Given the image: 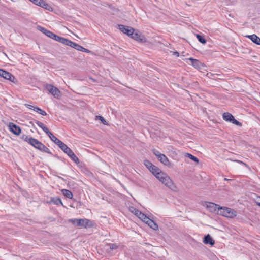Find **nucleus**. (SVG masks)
Wrapping results in <instances>:
<instances>
[{
  "instance_id": "f257e3e1",
  "label": "nucleus",
  "mask_w": 260,
  "mask_h": 260,
  "mask_svg": "<svg viewBox=\"0 0 260 260\" xmlns=\"http://www.w3.org/2000/svg\"><path fill=\"white\" fill-rule=\"evenodd\" d=\"M157 179H158L162 184L173 191H176L177 187L173 182L170 177L163 172L157 173Z\"/></svg>"
},
{
  "instance_id": "f03ea898",
  "label": "nucleus",
  "mask_w": 260,
  "mask_h": 260,
  "mask_svg": "<svg viewBox=\"0 0 260 260\" xmlns=\"http://www.w3.org/2000/svg\"><path fill=\"white\" fill-rule=\"evenodd\" d=\"M157 179H158L162 184L173 191H176L177 187L173 182L170 177L163 172L157 173Z\"/></svg>"
},
{
  "instance_id": "7ed1b4c3",
  "label": "nucleus",
  "mask_w": 260,
  "mask_h": 260,
  "mask_svg": "<svg viewBox=\"0 0 260 260\" xmlns=\"http://www.w3.org/2000/svg\"><path fill=\"white\" fill-rule=\"evenodd\" d=\"M29 144L41 152H45L49 154H52L50 150L47 147L36 139L30 137Z\"/></svg>"
},
{
  "instance_id": "20e7f679",
  "label": "nucleus",
  "mask_w": 260,
  "mask_h": 260,
  "mask_svg": "<svg viewBox=\"0 0 260 260\" xmlns=\"http://www.w3.org/2000/svg\"><path fill=\"white\" fill-rule=\"evenodd\" d=\"M218 214L228 217L233 218L236 216V212L233 209L228 207H218Z\"/></svg>"
},
{
  "instance_id": "39448f33",
  "label": "nucleus",
  "mask_w": 260,
  "mask_h": 260,
  "mask_svg": "<svg viewBox=\"0 0 260 260\" xmlns=\"http://www.w3.org/2000/svg\"><path fill=\"white\" fill-rule=\"evenodd\" d=\"M71 221L74 225L85 228H90L93 225L92 222L87 219H73Z\"/></svg>"
},
{
  "instance_id": "423d86ee",
  "label": "nucleus",
  "mask_w": 260,
  "mask_h": 260,
  "mask_svg": "<svg viewBox=\"0 0 260 260\" xmlns=\"http://www.w3.org/2000/svg\"><path fill=\"white\" fill-rule=\"evenodd\" d=\"M46 89L55 98L58 99L60 96V91L56 87L52 85L48 84L46 85Z\"/></svg>"
},
{
  "instance_id": "0eeeda50",
  "label": "nucleus",
  "mask_w": 260,
  "mask_h": 260,
  "mask_svg": "<svg viewBox=\"0 0 260 260\" xmlns=\"http://www.w3.org/2000/svg\"><path fill=\"white\" fill-rule=\"evenodd\" d=\"M118 27L121 31L130 37L133 34L134 31H135L134 29L130 26H125L124 25H118Z\"/></svg>"
},
{
  "instance_id": "6e6552de",
  "label": "nucleus",
  "mask_w": 260,
  "mask_h": 260,
  "mask_svg": "<svg viewBox=\"0 0 260 260\" xmlns=\"http://www.w3.org/2000/svg\"><path fill=\"white\" fill-rule=\"evenodd\" d=\"M0 76L5 79L9 80V81L15 82V77L10 73L2 70Z\"/></svg>"
},
{
  "instance_id": "1a4fd4ad",
  "label": "nucleus",
  "mask_w": 260,
  "mask_h": 260,
  "mask_svg": "<svg viewBox=\"0 0 260 260\" xmlns=\"http://www.w3.org/2000/svg\"><path fill=\"white\" fill-rule=\"evenodd\" d=\"M9 128L10 131L16 135H19L21 134V129L20 127L13 123H9Z\"/></svg>"
},
{
  "instance_id": "9d476101",
  "label": "nucleus",
  "mask_w": 260,
  "mask_h": 260,
  "mask_svg": "<svg viewBox=\"0 0 260 260\" xmlns=\"http://www.w3.org/2000/svg\"><path fill=\"white\" fill-rule=\"evenodd\" d=\"M131 37L140 42H146V38L143 35H142L139 31H134L133 34L131 36Z\"/></svg>"
},
{
  "instance_id": "9b49d317",
  "label": "nucleus",
  "mask_w": 260,
  "mask_h": 260,
  "mask_svg": "<svg viewBox=\"0 0 260 260\" xmlns=\"http://www.w3.org/2000/svg\"><path fill=\"white\" fill-rule=\"evenodd\" d=\"M54 36L55 37H54L52 39H53L56 41H58L63 44L68 46L69 42L70 41V40H68L67 39H66V38L61 37H60L56 35H55Z\"/></svg>"
},
{
  "instance_id": "f8f14e48",
  "label": "nucleus",
  "mask_w": 260,
  "mask_h": 260,
  "mask_svg": "<svg viewBox=\"0 0 260 260\" xmlns=\"http://www.w3.org/2000/svg\"><path fill=\"white\" fill-rule=\"evenodd\" d=\"M203 242L206 244H209L211 246H213L215 243L214 240L209 234L204 237Z\"/></svg>"
},
{
  "instance_id": "ddd939ff",
  "label": "nucleus",
  "mask_w": 260,
  "mask_h": 260,
  "mask_svg": "<svg viewBox=\"0 0 260 260\" xmlns=\"http://www.w3.org/2000/svg\"><path fill=\"white\" fill-rule=\"evenodd\" d=\"M188 60L190 61V63L196 68L200 69L202 66V63L197 59H193V58H189Z\"/></svg>"
},
{
  "instance_id": "4468645a",
  "label": "nucleus",
  "mask_w": 260,
  "mask_h": 260,
  "mask_svg": "<svg viewBox=\"0 0 260 260\" xmlns=\"http://www.w3.org/2000/svg\"><path fill=\"white\" fill-rule=\"evenodd\" d=\"M39 30H40L42 32L45 34L46 36H47L48 37H49V38H50L51 39H53V37H55L54 35L55 34H54V33L52 32L51 31H50L49 30H47L46 29H45L44 27L39 26Z\"/></svg>"
},
{
  "instance_id": "2eb2a0df",
  "label": "nucleus",
  "mask_w": 260,
  "mask_h": 260,
  "mask_svg": "<svg viewBox=\"0 0 260 260\" xmlns=\"http://www.w3.org/2000/svg\"><path fill=\"white\" fill-rule=\"evenodd\" d=\"M246 37L250 39L253 43L257 45H260V38L255 34L247 36Z\"/></svg>"
},
{
  "instance_id": "dca6fc26",
  "label": "nucleus",
  "mask_w": 260,
  "mask_h": 260,
  "mask_svg": "<svg viewBox=\"0 0 260 260\" xmlns=\"http://www.w3.org/2000/svg\"><path fill=\"white\" fill-rule=\"evenodd\" d=\"M50 139L58 146L61 143V141L54 136L51 132L47 134Z\"/></svg>"
},
{
  "instance_id": "f3484780",
  "label": "nucleus",
  "mask_w": 260,
  "mask_h": 260,
  "mask_svg": "<svg viewBox=\"0 0 260 260\" xmlns=\"http://www.w3.org/2000/svg\"><path fill=\"white\" fill-rule=\"evenodd\" d=\"M145 223L154 230H157L158 229V225L150 218H149Z\"/></svg>"
},
{
  "instance_id": "a211bd4d",
  "label": "nucleus",
  "mask_w": 260,
  "mask_h": 260,
  "mask_svg": "<svg viewBox=\"0 0 260 260\" xmlns=\"http://www.w3.org/2000/svg\"><path fill=\"white\" fill-rule=\"evenodd\" d=\"M157 159L163 164L166 166H168L169 165V161L168 158L163 154H161Z\"/></svg>"
},
{
  "instance_id": "6ab92c4d",
  "label": "nucleus",
  "mask_w": 260,
  "mask_h": 260,
  "mask_svg": "<svg viewBox=\"0 0 260 260\" xmlns=\"http://www.w3.org/2000/svg\"><path fill=\"white\" fill-rule=\"evenodd\" d=\"M222 117L225 121L231 122L234 117L231 113L225 112L223 114Z\"/></svg>"
},
{
  "instance_id": "aec40b11",
  "label": "nucleus",
  "mask_w": 260,
  "mask_h": 260,
  "mask_svg": "<svg viewBox=\"0 0 260 260\" xmlns=\"http://www.w3.org/2000/svg\"><path fill=\"white\" fill-rule=\"evenodd\" d=\"M49 203H53L55 205H59L61 204L63 205V203L61 200V199L58 197H52L48 202Z\"/></svg>"
},
{
  "instance_id": "412c9836",
  "label": "nucleus",
  "mask_w": 260,
  "mask_h": 260,
  "mask_svg": "<svg viewBox=\"0 0 260 260\" xmlns=\"http://www.w3.org/2000/svg\"><path fill=\"white\" fill-rule=\"evenodd\" d=\"M35 122L46 134L50 132L48 128L42 122L37 120L35 121Z\"/></svg>"
},
{
  "instance_id": "4be33fe9",
  "label": "nucleus",
  "mask_w": 260,
  "mask_h": 260,
  "mask_svg": "<svg viewBox=\"0 0 260 260\" xmlns=\"http://www.w3.org/2000/svg\"><path fill=\"white\" fill-rule=\"evenodd\" d=\"M61 192L65 197L68 198L72 199L73 197L72 192L69 190L63 189L61 190Z\"/></svg>"
},
{
  "instance_id": "5701e85b",
  "label": "nucleus",
  "mask_w": 260,
  "mask_h": 260,
  "mask_svg": "<svg viewBox=\"0 0 260 260\" xmlns=\"http://www.w3.org/2000/svg\"><path fill=\"white\" fill-rule=\"evenodd\" d=\"M150 171L153 174L155 175L156 177L157 176V173H159L160 172H162V171L156 166L153 165V167L151 168Z\"/></svg>"
},
{
  "instance_id": "b1692460",
  "label": "nucleus",
  "mask_w": 260,
  "mask_h": 260,
  "mask_svg": "<svg viewBox=\"0 0 260 260\" xmlns=\"http://www.w3.org/2000/svg\"><path fill=\"white\" fill-rule=\"evenodd\" d=\"M68 46H70L78 51H79V50L80 49V48L81 47V46L79 45V44H78L74 42L71 41V40L69 42Z\"/></svg>"
},
{
  "instance_id": "393cba45",
  "label": "nucleus",
  "mask_w": 260,
  "mask_h": 260,
  "mask_svg": "<svg viewBox=\"0 0 260 260\" xmlns=\"http://www.w3.org/2000/svg\"><path fill=\"white\" fill-rule=\"evenodd\" d=\"M207 207L211 212H215L216 211V209L219 207V205L217 204L213 203H209V205L207 206Z\"/></svg>"
},
{
  "instance_id": "a878e982",
  "label": "nucleus",
  "mask_w": 260,
  "mask_h": 260,
  "mask_svg": "<svg viewBox=\"0 0 260 260\" xmlns=\"http://www.w3.org/2000/svg\"><path fill=\"white\" fill-rule=\"evenodd\" d=\"M138 217L145 223L149 218L145 214H144L143 213H142L141 211L140 213L139 214V215L138 216Z\"/></svg>"
},
{
  "instance_id": "bb28decb",
  "label": "nucleus",
  "mask_w": 260,
  "mask_h": 260,
  "mask_svg": "<svg viewBox=\"0 0 260 260\" xmlns=\"http://www.w3.org/2000/svg\"><path fill=\"white\" fill-rule=\"evenodd\" d=\"M185 157L189 158V159L197 163H198L199 162V159L197 157H195L194 156L192 155L191 154L186 153L185 154Z\"/></svg>"
},
{
  "instance_id": "cd10ccee",
  "label": "nucleus",
  "mask_w": 260,
  "mask_h": 260,
  "mask_svg": "<svg viewBox=\"0 0 260 260\" xmlns=\"http://www.w3.org/2000/svg\"><path fill=\"white\" fill-rule=\"evenodd\" d=\"M40 6L48 10H50L51 9H52L51 7L43 0L42 1Z\"/></svg>"
},
{
  "instance_id": "c85d7f7f",
  "label": "nucleus",
  "mask_w": 260,
  "mask_h": 260,
  "mask_svg": "<svg viewBox=\"0 0 260 260\" xmlns=\"http://www.w3.org/2000/svg\"><path fill=\"white\" fill-rule=\"evenodd\" d=\"M196 37L198 39V41L203 44H205L206 43V40L204 38V37L200 35L199 34L196 35Z\"/></svg>"
},
{
  "instance_id": "c756f323",
  "label": "nucleus",
  "mask_w": 260,
  "mask_h": 260,
  "mask_svg": "<svg viewBox=\"0 0 260 260\" xmlns=\"http://www.w3.org/2000/svg\"><path fill=\"white\" fill-rule=\"evenodd\" d=\"M69 157L72 159L73 161H74L76 164H78L80 162L79 159L78 157L74 154L73 152L71 154Z\"/></svg>"
},
{
  "instance_id": "7c9ffc66",
  "label": "nucleus",
  "mask_w": 260,
  "mask_h": 260,
  "mask_svg": "<svg viewBox=\"0 0 260 260\" xmlns=\"http://www.w3.org/2000/svg\"><path fill=\"white\" fill-rule=\"evenodd\" d=\"M63 152L69 148V147L62 142L58 146Z\"/></svg>"
},
{
  "instance_id": "2f4dec72",
  "label": "nucleus",
  "mask_w": 260,
  "mask_h": 260,
  "mask_svg": "<svg viewBox=\"0 0 260 260\" xmlns=\"http://www.w3.org/2000/svg\"><path fill=\"white\" fill-rule=\"evenodd\" d=\"M144 165L149 170L152 167H153V165L148 160H145L144 161Z\"/></svg>"
},
{
  "instance_id": "473e14b6",
  "label": "nucleus",
  "mask_w": 260,
  "mask_h": 260,
  "mask_svg": "<svg viewBox=\"0 0 260 260\" xmlns=\"http://www.w3.org/2000/svg\"><path fill=\"white\" fill-rule=\"evenodd\" d=\"M131 212L133 213L137 217L139 215V214L141 212L140 210L133 207L132 208Z\"/></svg>"
},
{
  "instance_id": "72a5a7b5",
  "label": "nucleus",
  "mask_w": 260,
  "mask_h": 260,
  "mask_svg": "<svg viewBox=\"0 0 260 260\" xmlns=\"http://www.w3.org/2000/svg\"><path fill=\"white\" fill-rule=\"evenodd\" d=\"M231 122L233 124H234L236 125H237V126H242V123L241 122H240L239 121H238V120H237L236 119H235L234 117L233 118V119H232V120L231 121Z\"/></svg>"
},
{
  "instance_id": "f704fd0d",
  "label": "nucleus",
  "mask_w": 260,
  "mask_h": 260,
  "mask_svg": "<svg viewBox=\"0 0 260 260\" xmlns=\"http://www.w3.org/2000/svg\"><path fill=\"white\" fill-rule=\"evenodd\" d=\"M231 122L233 124H234L236 125H237V126H242V123L241 122H240L239 121H238V120H237L236 119H235L234 117L233 118V119H232V120L231 121Z\"/></svg>"
},
{
  "instance_id": "c9c22d12",
  "label": "nucleus",
  "mask_w": 260,
  "mask_h": 260,
  "mask_svg": "<svg viewBox=\"0 0 260 260\" xmlns=\"http://www.w3.org/2000/svg\"><path fill=\"white\" fill-rule=\"evenodd\" d=\"M21 139L24 140L25 141H26V142H28L29 143L30 137H28V136H27V135H23L21 136Z\"/></svg>"
},
{
  "instance_id": "e433bc0d",
  "label": "nucleus",
  "mask_w": 260,
  "mask_h": 260,
  "mask_svg": "<svg viewBox=\"0 0 260 260\" xmlns=\"http://www.w3.org/2000/svg\"><path fill=\"white\" fill-rule=\"evenodd\" d=\"M96 117L99 118V119L101 121L102 123H103L105 125L107 124L106 121L103 117L101 116H97Z\"/></svg>"
},
{
  "instance_id": "4c0bfd02",
  "label": "nucleus",
  "mask_w": 260,
  "mask_h": 260,
  "mask_svg": "<svg viewBox=\"0 0 260 260\" xmlns=\"http://www.w3.org/2000/svg\"><path fill=\"white\" fill-rule=\"evenodd\" d=\"M153 153L157 158L161 154L159 151L156 149L153 150Z\"/></svg>"
},
{
  "instance_id": "58836bf2",
  "label": "nucleus",
  "mask_w": 260,
  "mask_h": 260,
  "mask_svg": "<svg viewBox=\"0 0 260 260\" xmlns=\"http://www.w3.org/2000/svg\"><path fill=\"white\" fill-rule=\"evenodd\" d=\"M64 152L69 156L73 153V151L69 147Z\"/></svg>"
},
{
  "instance_id": "ea45409f",
  "label": "nucleus",
  "mask_w": 260,
  "mask_h": 260,
  "mask_svg": "<svg viewBox=\"0 0 260 260\" xmlns=\"http://www.w3.org/2000/svg\"><path fill=\"white\" fill-rule=\"evenodd\" d=\"M109 246L111 250L116 249L117 248V246L116 244H110Z\"/></svg>"
},
{
  "instance_id": "a19ab883",
  "label": "nucleus",
  "mask_w": 260,
  "mask_h": 260,
  "mask_svg": "<svg viewBox=\"0 0 260 260\" xmlns=\"http://www.w3.org/2000/svg\"><path fill=\"white\" fill-rule=\"evenodd\" d=\"M42 1V0H33V1H32V2L34 4H36V5H38V6H40V4H41V3Z\"/></svg>"
},
{
  "instance_id": "79ce46f5",
  "label": "nucleus",
  "mask_w": 260,
  "mask_h": 260,
  "mask_svg": "<svg viewBox=\"0 0 260 260\" xmlns=\"http://www.w3.org/2000/svg\"><path fill=\"white\" fill-rule=\"evenodd\" d=\"M41 109L38 107H34L33 110L36 111V112L40 113V111H41Z\"/></svg>"
},
{
  "instance_id": "37998d69",
  "label": "nucleus",
  "mask_w": 260,
  "mask_h": 260,
  "mask_svg": "<svg viewBox=\"0 0 260 260\" xmlns=\"http://www.w3.org/2000/svg\"><path fill=\"white\" fill-rule=\"evenodd\" d=\"M256 204L260 206V197H257L255 200Z\"/></svg>"
},
{
  "instance_id": "c03bdc74",
  "label": "nucleus",
  "mask_w": 260,
  "mask_h": 260,
  "mask_svg": "<svg viewBox=\"0 0 260 260\" xmlns=\"http://www.w3.org/2000/svg\"><path fill=\"white\" fill-rule=\"evenodd\" d=\"M40 114L43 115V116H45V115H47V113L45 111H43V110H41V111H40Z\"/></svg>"
},
{
  "instance_id": "a18cd8bd",
  "label": "nucleus",
  "mask_w": 260,
  "mask_h": 260,
  "mask_svg": "<svg viewBox=\"0 0 260 260\" xmlns=\"http://www.w3.org/2000/svg\"><path fill=\"white\" fill-rule=\"evenodd\" d=\"M26 106L28 108H29V109H31V110H33L34 107H35V106H32V105H29V104H26Z\"/></svg>"
},
{
  "instance_id": "49530a36",
  "label": "nucleus",
  "mask_w": 260,
  "mask_h": 260,
  "mask_svg": "<svg viewBox=\"0 0 260 260\" xmlns=\"http://www.w3.org/2000/svg\"><path fill=\"white\" fill-rule=\"evenodd\" d=\"M235 161L238 162H239V163H240V164H243V165H244L245 166H247L245 163L243 162V161H242L241 160H235Z\"/></svg>"
},
{
  "instance_id": "de8ad7c7",
  "label": "nucleus",
  "mask_w": 260,
  "mask_h": 260,
  "mask_svg": "<svg viewBox=\"0 0 260 260\" xmlns=\"http://www.w3.org/2000/svg\"><path fill=\"white\" fill-rule=\"evenodd\" d=\"M85 48L83 47L82 46H81L80 49L79 50V51H82V52H85Z\"/></svg>"
},
{
  "instance_id": "09e8293b",
  "label": "nucleus",
  "mask_w": 260,
  "mask_h": 260,
  "mask_svg": "<svg viewBox=\"0 0 260 260\" xmlns=\"http://www.w3.org/2000/svg\"><path fill=\"white\" fill-rule=\"evenodd\" d=\"M174 54L175 55H176L177 56H179V53L178 52H177V51H176V52H175L174 53Z\"/></svg>"
},
{
  "instance_id": "8fccbe9b",
  "label": "nucleus",
  "mask_w": 260,
  "mask_h": 260,
  "mask_svg": "<svg viewBox=\"0 0 260 260\" xmlns=\"http://www.w3.org/2000/svg\"><path fill=\"white\" fill-rule=\"evenodd\" d=\"M91 51L90 50H89L88 49H85V52H87V53H90Z\"/></svg>"
},
{
  "instance_id": "3c124183",
  "label": "nucleus",
  "mask_w": 260,
  "mask_h": 260,
  "mask_svg": "<svg viewBox=\"0 0 260 260\" xmlns=\"http://www.w3.org/2000/svg\"><path fill=\"white\" fill-rule=\"evenodd\" d=\"M224 180H228V179H226V178H224Z\"/></svg>"
},
{
  "instance_id": "603ef678",
  "label": "nucleus",
  "mask_w": 260,
  "mask_h": 260,
  "mask_svg": "<svg viewBox=\"0 0 260 260\" xmlns=\"http://www.w3.org/2000/svg\"><path fill=\"white\" fill-rule=\"evenodd\" d=\"M30 1L32 2L33 0H29Z\"/></svg>"
}]
</instances>
